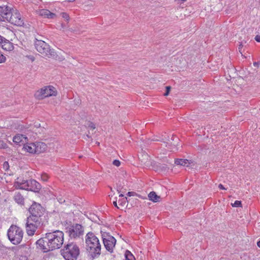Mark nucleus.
<instances>
[{
  "instance_id": "nucleus-17",
  "label": "nucleus",
  "mask_w": 260,
  "mask_h": 260,
  "mask_svg": "<svg viewBox=\"0 0 260 260\" xmlns=\"http://www.w3.org/2000/svg\"><path fill=\"white\" fill-rule=\"evenodd\" d=\"M14 201L20 205H23L24 204V199L22 194L19 192H16L14 196Z\"/></svg>"
},
{
  "instance_id": "nucleus-24",
  "label": "nucleus",
  "mask_w": 260,
  "mask_h": 260,
  "mask_svg": "<svg viewBox=\"0 0 260 260\" xmlns=\"http://www.w3.org/2000/svg\"><path fill=\"white\" fill-rule=\"evenodd\" d=\"M14 187L17 189H23V187L21 186V183L19 182V178H17L16 181L14 182Z\"/></svg>"
},
{
  "instance_id": "nucleus-29",
  "label": "nucleus",
  "mask_w": 260,
  "mask_h": 260,
  "mask_svg": "<svg viewBox=\"0 0 260 260\" xmlns=\"http://www.w3.org/2000/svg\"><path fill=\"white\" fill-rule=\"evenodd\" d=\"M88 127L91 129H94L95 128V125L92 122L89 121L88 125Z\"/></svg>"
},
{
  "instance_id": "nucleus-44",
  "label": "nucleus",
  "mask_w": 260,
  "mask_h": 260,
  "mask_svg": "<svg viewBox=\"0 0 260 260\" xmlns=\"http://www.w3.org/2000/svg\"><path fill=\"white\" fill-rule=\"evenodd\" d=\"M175 1H178V2H184L185 1H186V0H175Z\"/></svg>"
},
{
  "instance_id": "nucleus-32",
  "label": "nucleus",
  "mask_w": 260,
  "mask_h": 260,
  "mask_svg": "<svg viewBox=\"0 0 260 260\" xmlns=\"http://www.w3.org/2000/svg\"><path fill=\"white\" fill-rule=\"evenodd\" d=\"M113 164L117 167H119L120 165V161L119 160L115 159L113 161Z\"/></svg>"
},
{
  "instance_id": "nucleus-1",
  "label": "nucleus",
  "mask_w": 260,
  "mask_h": 260,
  "mask_svg": "<svg viewBox=\"0 0 260 260\" xmlns=\"http://www.w3.org/2000/svg\"><path fill=\"white\" fill-rule=\"evenodd\" d=\"M28 211L29 215L26 220V231L28 236H33L38 229L43 228L48 223V216L44 215L45 209L35 201Z\"/></svg>"
},
{
  "instance_id": "nucleus-12",
  "label": "nucleus",
  "mask_w": 260,
  "mask_h": 260,
  "mask_svg": "<svg viewBox=\"0 0 260 260\" xmlns=\"http://www.w3.org/2000/svg\"><path fill=\"white\" fill-rule=\"evenodd\" d=\"M28 190L39 192L41 188V185L35 180L30 179L28 181Z\"/></svg>"
},
{
  "instance_id": "nucleus-43",
  "label": "nucleus",
  "mask_w": 260,
  "mask_h": 260,
  "mask_svg": "<svg viewBox=\"0 0 260 260\" xmlns=\"http://www.w3.org/2000/svg\"><path fill=\"white\" fill-rule=\"evenodd\" d=\"M58 201L60 203H63L65 202V200H62V199H58Z\"/></svg>"
},
{
  "instance_id": "nucleus-23",
  "label": "nucleus",
  "mask_w": 260,
  "mask_h": 260,
  "mask_svg": "<svg viewBox=\"0 0 260 260\" xmlns=\"http://www.w3.org/2000/svg\"><path fill=\"white\" fill-rule=\"evenodd\" d=\"M28 181L26 180H21L19 178V182L21 183V185L23 187V189L26 190L28 188Z\"/></svg>"
},
{
  "instance_id": "nucleus-39",
  "label": "nucleus",
  "mask_w": 260,
  "mask_h": 260,
  "mask_svg": "<svg viewBox=\"0 0 260 260\" xmlns=\"http://www.w3.org/2000/svg\"><path fill=\"white\" fill-rule=\"evenodd\" d=\"M243 45H242V43H241V44L239 45L238 49H239V51L241 53H242L241 50H242V48H243Z\"/></svg>"
},
{
  "instance_id": "nucleus-38",
  "label": "nucleus",
  "mask_w": 260,
  "mask_h": 260,
  "mask_svg": "<svg viewBox=\"0 0 260 260\" xmlns=\"http://www.w3.org/2000/svg\"><path fill=\"white\" fill-rule=\"evenodd\" d=\"M5 38L0 36V45L1 46Z\"/></svg>"
},
{
  "instance_id": "nucleus-11",
  "label": "nucleus",
  "mask_w": 260,
  "mask_h": 260,
  "mask_svg": "<svg viewBox=\"0 0 260 260\" xmlns=\"http://www.w3.org/2000/svg\"><path fill=\"white\" fill-rule=\"evenodd\" d=\"M12 9L7 5H0V20L6 21Z\"/></svg>"
},
{
  "instance_id": "nucleus-35",
  "label": "nucleus",
  "mask_w": 260,
  "mask_h": 260,
  "mask_svg": "<svg viewBox=\"0 0 260 260\" xmlns=\"http://www.w3.org/2000/svg\"><path fill=\"white\" fill-rule=\"evenodd\" d=\"M4 168H6V170H8V168H9V164L7 161H5L4 163Z\"/></svg>"
},
{
  "instance_id": "nucleus-16",
  "label": "nucleus",
  "mask_w": 260,
  "mask_h": 260,
  "mask_svg": "<svg viewBox=\"0 0 260 260\" xmlns=\"http://www.w3.org/2000/svg\"><path fill=\"white\" fill-rule=\"evenodd\" d=\"M23 149L30 153H36V148L34 143H30L23 144Z\"/></svg>"
},
{
  "instance_id": "nucleus-47",
  "label": "nucleus",
  "mask_w": 260,
  "mask_h": 260,
  "mask_svg": "<svg viewBox=\"0 0 260 260\" xmlns=\"http://www.w3.org/2000/svg\"><path fill=\"white\" fill-rule=\"evenodd\" d=\"M119 197H123V194L121 193L120 195H119Z\"/></svg>"
},
{
  "instance_id": "nucleus-3",
  "label": "nucleus",
  "mask_w": 260,
  "mask_h": 260,
  "mask_svg": "<svg viewBox=\"0 0 260 260\" xmlns=\"http://www.w3.org/2000/svg\"><path fill=\"white\" fill-rule=\"evenodd\" d=\"M85 242L87 250L92 258H98L101 253V245L99 239L92 232L86 235Z\"/></svg>"
},
{
  "instance_id": "nucleus-25",
  "label": "nucleus",
  "mask_w": 260,
  "mask_h": 260,
  "mask_svg": "<svg viewBox=\"0 0 260 260\" xmlns=\"http://www.w3.org/2000/svg\"><path fill=\"white\" fill-rule=\"evenodd\" d=\"M42 180L44 182L47 181L49 179V176L46 173H43L41 176Z\"/></svg>"
},
{
  "instance_id": "nucleus-45",
  "label": "nucleus",
  "mask_w": 260,
  "mask_h": 260,
  "mask_svg": "<svg viewBox=\"0 0 260 260\" xmlns=\"http://www.w3.org/2000/svg\"><path fill=\"white\" fill-rule=\"evenodd\" d=\"M90 132H88V134L86 135V137H88V138H91V137L90 136Z\"/></svg>"
},
{
  "instance_id": "nucleus-31",
  "label": "nucleus",
  "mask_w": 260,
  "mask_h": 260,
  "mask_svg": "<svg viewBox=\"0 0 260 260\" xmlns=\"http://www.w3.org/2000/svg\"><path fill=\"white\" fill-rule=\"evenodd\" d=\"M126 201H127V198H124L121 200H119V203H120V205L122 206H123L126 202Z\"/></svg>"
},
{
  "instance_id": "nucleus-14",
  "label": "nucleus",
  "mask_w": 260,
  "mask_h": 260,
  "mask_svg": "<svg viewBox=\"0 0 260 260\" xmlns=\"http://www.w3.org/2000/svg\"><path fill=\"white\" fill-rule=\"evenodd\" d=\"M35 143V146L36 148L35 153L39 154L44 152L47 149V145L45 143L42 142H36Z\"/></svg>"
},
{
  "instance_id": "nucleus-8",
  "label": "nucleus",
  "mask_w": 260,
  "mask_h": 260,
  "mask_svg": "<svg viewBox=\"0 0 260 260\" xmlns=\"http://www.w3.org/2000/svg\"><path fill=\"white\" fill-rule=\"evenodd\" d=\"M6 21L18 26H24V22L19 12L12 9Z\"/></svg>"
},
{
  "instance_id": "nucleus-18",
  "label": "nucleus",
  "mask_w": 260,
  "mask_h": 260,
  "mask_svg": "<svg viewBox=\"0 0 260 260\" xmlns=\"http://www.w3.org/2000/svg\"><path fill=\"white\" fill-rule=\"evenodd\" d=\"M149 199L153 202L159 201L160 197L156 194L154 191H151L148 194Z\"/></svg>"
},
{
  "instance_id": "nucleus-42",
  "label": "nucleus",
  "mask_w": 260,
  "mask_h": 260,
  "mask_svg": "<svg viewBox=\"0 0 260 260\" xmlns=\"http://www.w3.org/2000/svg\"><path fill=\"white\" fill-rule=\"evenodd\" d=\"M113 205H114V206L115 207H116V208H118V207L117 206V201H114V202H113Z\"/></svg>"
},
{
  "instance_id": "nucleus-26",
  "label": "nucleus",
  "mask_w": 260,
  "mask_h": 260,
  "mask_svg": "<svg viewBox=\"0 0 260 260\" xmlns=\"http://www.w3.org/2000/svg\"><path fill=\"white\" fill-rule=\"evenodd\" d=\"M233 207H242V203L241 201H236L234 203L232 204Z\"/></svg>"
},
{
  "instance_id": "nucleus-41",
  "label": "nucleus",
  "mask_w": 260,
  "mask_h": 260,
  "mask_svg": "<svg viewBox=\"0 0 260 260\" xmlns=\"http://www.w3.org/2000/svg\"><path fill=\"white\" fill-rule=\"evenodd\" d=\"M259 65V62H258V61L253 62V66L254 67H258Z\"/></svg>"
},
{
  "instance_id": "nucleus-19",
  "label": "nucleus",
  "mask_w": 260,
  "mask_h": 260,
  "mask_svg": "<svg viewBox=\"0 0 260 260\" xmlns=\"http://www.w3.org/2000/svg\"><path fill=\"white\" fill-rule=\"evenodd\" d=\"M23 138H26L25 137H23V135H17L14 137L13 141V142L17 145H19L21 146V145L24 144L23 142H22V139Z\"/></svg>"
},
{
  "instance_id": "nucleus-2",
  "label": "nucleus",
  "mask_w": 260,
  "mask_h": 260,
  "mask_svg": "<svg viewBox=\"0 0 260 260\" xmlns=\"http://www.w3.org/2000/svg\"><path fill=\"white\" fill-rule=\"evenodd\" d=\"M63 232L59 230L47 233L36 241L37 248L43 252L58 249L63 244Z\"/></svg>"
},
{
  "instance_id": "nucleus-10",
  "label": "nucleus",
  "mask_w": 260,
  "mask_h": 260,
  "mask_svg": "<svg viewBox=\"0 0 260 260\" xmlns=\"http://www.w3.org/2000/svg\"><path fill=\"white\" fill-rule=\"evenodd\" d=\"M66 232L68 233L69 237L71 238L79 237L83 234L84 232L83 226L78 223L73 224L66 228Z\"/></svg>"
},
{
  "instance_id": "nucleus-48",
  "label": "nucleus",
  "mask_w": 260,
  "mask_h": 260,
  "mask_svg": "<svg viewBox=\"0 0 260 260\" xmlns=\"http://www.w3.org/2000/svg\"><path fill=\"white\" fill-rule=\"evenodd\" d=\"M176 144L175 143L173 144L175 147L176 146Z\"/></svg>"
},
{
  "instance_id": "nucleus-20",
  "label": "nucleus",
  "mask_w": 260,
  "mask_h": 260,
  "mask_svg": "<svg viewBox=\"0 0 260 260\" xmlns=\"http://www.w3.org/2000/svg\"><path fill=\"white\" fill-rule=\"evenodd\" d=\"M175 164L182 166H188L187 164H189L188 160L186 159H176L175 160Z\"/></svg>"
},
{
  "instance_id": "nucleus-5",
  "label": "nucleus",
  "mask_w": 260,
  "mask_h": 260,
  "mask_svg": "<svg viewBox=\"0 0 260 260\" xmlns=\"http://www.w3.org/2000/svg\"><path fill=\"white\" fill-rule=\"evenodd\" d=\"M7 236L10 242L14 245L20 243L23 236V230L16 225H12L7 232Z\"/></svg>"
},
{
  "instance_id": "nucleus-46",
  "label": "nucleus",
  "mask_w": 260,
  "mask_h": 260,
  "mask_svg": "<svg viewBox=\"0 0 260 260\" xmlns=\"http://www.w3.org/2000/svg\"><path fill=\"white\" fill-rule=\"evenodd\" d=\"M257 245L260 248V240L257 242Z\"/></svg>"
},
{
  "instance_id": "nucleus-21",
  "label": "nucleus",
  "mask_w": 260,
  "mask_h": 260,
  "mask_svg": "<svg viewBox=\"0 0 260 260\" xmlns=\"http://www.w3.org/2000/svg\"><path fill=\"white\" fill-rule=\"evenodd\" d=\"M117 190L118 192L124 193L126 191V188H124V183L119 181L117 183Z\"/></svg>"
},
{
  "instance_id": "nucleus-28",
  "label": "nucleus",
  "mask_w": 260,
  "mask_h": 260,
  "mask_svg": "<svg viewBox=\"0 0 260 260\" xmlns=\"http://www.w3.org/2000/svg\"><path fill=\"white\" fill-rule=\"evenodd\" d=\"M6 60V57L0 52V63L5 62Z\"/></svg>"
},
{
  "instance_id": "nucleus-37",
  "label": "nucleus",
  "mask_w": 260,
  "mask_h": 260,
  "mask_svg": "<svg viewBox=\"0 0 260 260\" xmlns=\"http://www.w3.org/2000/svg\"><path fill=\"white\" fill-rule=\"evenodd\" d=\"M254 39L256 42L260 43V35H256Z\"/></svg>"
},
{
  "instance_id": "nucleus-30",
  "label": "nucleus",
  "mask_w": 260,
  "mask_h": 260,
  "mask_svg": "<svg viewBox=\"0 0 260 260\" xmlns=\"http://www.w3.org/2000/svg\"><path fill=\"white\" fill-rule=\"evenodd\" d=\"M170 90H171L170 86H166V92L164 93V96L168 95L170 93Z\"/></svg>"
},
{
  "instance_id": "nucleus-9",
  "label": "nucleus",
  "mask_w": 260,
  "mask_h": 260,
  "mask_svg": "<svg viewBox=\"0 0 260 260\" xmlns=\"http://www.w3.org/2000/svg\"><path fill=\"white\" fill-rule=\"evenodd\" d=\"M101 234L105 248L110 253H112L116 240L113 236L110 235L109 233L101 231Z\"/></svg>"
},
{
  "instance_id": "nucleus-33",
  "label": "nucleus",
  "mask_w": 260,
  "mask_h": 260,
  "mask_svg": "<svg viewBox=\"0 0 260 260\" xmlns=\"http://www.w3.org/2000/svg\"><path fill=\"white\" fill-rule=\"evenodd\" d=\"M171 140L172 141H175V142H177L179 141V139L177 137L172 135V136L171 137Z\"/></svg>"
},
{
  "instance_id": "nucleus-22",
  "label": "nucleus",
  "mask_w": 260,
  "mask_h": 260,
  "mask_svg": "<svg viewBox=\"0 0 260 260\" xmlns=\"http://www.w3.org/2000/svg\"><path fill=\"white\" fill-rule=\"evenodd\" d=\"M124 255L126 260H136L133 254L127 250L125 251Z\"/></svg>"
},
{
  "instance_id": "nucleus-4",
  "label": "nucleus",
  "mask_w": 260,
  "mask_h": 260,
  "mask_svg": "<svg viewBox=\"0 0 260 260\" xmlns=\"http://www.w3.org/2000/svg\"><path fill=\"white\" fill-rule=\"evenodd\" d=\"M60 252L66 260H76L79 255L80 249L75 243L68 242L61 249Z\"/></svg>"
},
{
  "instance_id": "nucleus-7",
  "label": "nucleus",
  "mask_w": 260,
  "mask_h": 260,
  "mask_svg": "<svg viewBox=\"0 0 260 260\" xmlns=\"http://www.w3.org/2000/svg\"><path fill=\"white\" fill-rule=\"evenodd\" d=\"M56 95L57 91L55 88L52 86H47L37 91L34 95L37 100H43L46 98Z\"/></svg>"
},
{
  "instance_id": "nucleus-36",
  "label": "nucleus",
  "mask_w": 260,
  "mask_h": 260,
  "mask_svg": "<svg viewBox=\"0 0 260 260\" xmlns=\"http://www.w3.org/2000/svg\"><path fill=\"white\" fill-rule=\"evenodd\" d=\"M127 196L131 197L134 196V194H136V193L133 191H129L127 193Z\"/></svg>"
},
{
  "instance_id": "nucleus-40",
  "label": "nucleus",
  "mask_w": 260,
  "mask_h": 260,
  "mask_svg": "<svg viewBox=\"0 0 260 260\" xmlns=\"http://www.w3.org/2000/svg\"><path fill=\"white\" fill-rule=\"evenodd\" d=\"M218 188L220 189L225 190L226 189L225 187L223 186V185L221 184H219L218 185Z\"/></svg>"
},
{
  "instance_id": "nucleus-27",
  "label": "nucleus",
  "mask_w": 260,
  "mask_h": 260,
  "mask_svg": "<svg viewBox=\"0 0 260 260\" xmlns=\"http://www.w3.org/2000/svg\"><path fill=\"white\" fill-rule=\"evenodd\" d=\"M7 147V144L3 141L0 140V148L5 149Z\"/></svg>"
},
{
  "instance_id": "nucleus-13",
  "label": "nucleus",
  "mask_w": 260,
  "mask_h": 260,
  "mask_svg": "<svg viewBox=\"0 0 260 260\" xmlns=\"http://www.w3.org/2000/svg\"><path fill=\"white\" fill-rule=\"evenodd\" d=\"M37 13L40 16L47 18H53L55 16V14L54 13L51 12L47 9L39 10L38 11H37Z\"/></svg>"
},
{
  "instance_id": "nucleus-6",
  "label": "nucleus",
  "mask_w": 260,
  "mask_h": 260,
  "mask_svg": "<svg viewBox=\"0 0 260 260\" xmlns=\"http://www.w3.org/2000/svg\"><path fill=\"white\" fill-rule=\"evenodd\" d=\"M34 45L36 49L43 55L49 57L55 56L54 50L51 49L50 46L45 42L35 39Z\"/></svg>"
},
{
  "instance_id": "nucleus-34",
  "label": "nucleus",
  "mask_w": 260,
  "mask_h": 260,
  "mask_svg": "<svg viewBox=\"0 0 260 260\" xmlns=\"http://www.w3.org/2000/svg\"><path fill=\"white\" fill-rule=\"evenodd\" d=\"M62 17L66 19L67 20H69V16L68 14L66 13H62Z\"/></svg>"
},
{
  "instance_id": "nucleus-15",
  "label": "nucleus",
  "mask_w": 260,
  "mask_h": 260,
  "mask_svg": "<svg viewBox=\"0 0 260 260\" xmlns=\"http://www.w3.org/2000/svg\"><path fill=\"white\" fill-rule=\"evenodd\" d=\"M1 47L4 50L8 51H12L14 49L13 43L6 39H5L2 45H1Z\"/></svg>"
}]
</instances>
